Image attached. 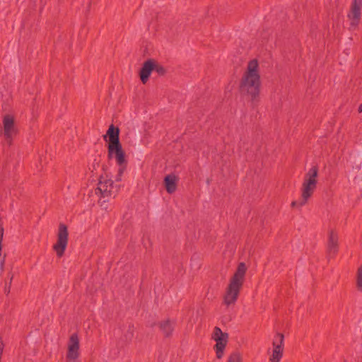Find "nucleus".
<instances>
[{"instance_id": "nucleus-1", "label": "nucleus", "mask_w": 362, "mask_h": 362, "mask_svg": "<svg viewBox=\"0 0 362 362\" xmlns=\"http://www.w3.org/2000/svg\"><path fill=\"white\" fill-rule=\"evenodd\" d=\"M104 139L108 141L107 156L110 159L115 158L119 165L117 181L121 180V177L127 167L125 153L119 142V130L111 124L104 136Z\"/></svg>"}, {"instance_id": "nucleus-2", "label": "nucleus", "mask_w": 362, "mask_h": 362, "mask_svg": "<svg viewBox=\"0 0 362 362\" xmlns=\"http://www.w3.org/2000/svg\"><path fill=\"white\" fill-rule=\"evenodd\" d=\"M260 88L259 63L257 59L250 60L240 83V91L252 99L258 96Z\"/></svg>"}, {"instance_id": "nucleus-3", "label": "nucleus", "mask_w": 362, "mask_h": 362, "mask_svg": "<svg viewBox=\"0 0 362 362\" xmlns=\"http://www.w3.org/2000/svg\"><path fill=\"white\" fill-rule=\"evenodd\" d=\"M247 267L245 263L238 264L234 274L229 280L223 295V304L227 307L235 305L238 299L240 290L243 286Z\"/></svg>"}, {"instance_id": "nucleus-4", "label": "nucleus", "mask_w": 362, "mask_h": 362, "mask_svg": "<svg viewBox=\"0 0 362 362\" xmlns=\"http://www.w3.org/2000/svg\"><path fill=\"white\" fill-rule=\"evenodd\" d=\"M317 177L318 168L313 165L305 174L300 187V197L291 202V207L301 208L308 202L317 188Z\"/></svg>"}, {"instance_id": "nucleus-5", "label": "nucleus", "mask_w": 362, "mask_h": 362, "mask_svg": "<svg viewBox=\"0 0 362 362\" xmlns=\"http://www.w3.org/2000/svg\"><path fill=\"white\" fill-rule=\"evenodd\" d=\"M115 192L111 177L106 173L102 175L95 189V194L100 196L98 204L103 210H108L107 202L111 197L115 196Z\"/></svg>"}, {"instance_id": "nucleus-6", "label": "nucleus", "mask_w": 362, "mask_h": 362, "mask_svg": "<svg viewBox=\"0 0 362 362\" xmlns=\"http://www.w3.org/2000/svg\"><path fill=\"white\" fill-rule=\"evenodd\" d=\"M80 339L76 333L72 334L67 341L66 362H80Z\"/></svg>"}, {"instance_id": "nucleus-7", "label": "nucleus", "mask_w": 362, "mask_h": 362, "mask_svg": "<svg viewBox=\"0 0 362 362\" xmlns=\"http://www.w3.org/2000/svg\"><path fill=\"white\" fill-rule=\"evenodd\" d=\"M211 338L216 341L214 349L216 352V358L221 359L224 356L225 349L228 343V334L226 332H223L219 327H215Z\"/></svg>"}, {"instance_id": "nucleus-8", "label": "nucleus", "mask_w": 362, "mask_h": 362, "mask_svg": "<svg viewBox=\"0 0 362 362\" xmlns=\"http://www.w3.org/2000/svg\"><path fill=\"white\" fill-rule=\"evenodd\" d=\"M284 351V336L276 333L272 339V348L269 356V362H280Z\"/></svg>"}, {"instance_id": "nucleus-9", "label": "nucleus", "mask_w": 362, "mask_h": 362, "mask_svg": "<svg viewBox=\"0 0 362 362\" xmlns=\"http://www.w3.org/2000/svg\"><path fill=\"white\" fill-rule=\"evenodd\" d=\"M69 233L67 227L64 223H60L57 233V243L53 245V249L59 257L63 256L68 245Z\"/></svg>"}, {"instance_id": "nucleus-10", "label": "nucleus", "mask_w": 362, "mask_h": 362, "mask_svg": "<svg viewBox=\"0 0 362 362\" xmlns=\"http://www.w3.org/2000/svg\"><path fill=\"white\" fill-rule=\"evenodd\" d=\"M4 136L6 142L11 145L13 139L18 134V129L15 124V118L11 115H6L3 117Z\"/></svg>"}, {"instance_id": "nucleus-11", "label": "nucleus", "mask_w": 362, "mask_h": 362, "mask_svg": "<svg viewBox=\"0 0 362 362\" xmlns=\"http://www.w3.org/2000/svg\"><path fill=\"white\" fill-rule=\"evenodd\" d=\"M362 10V0H353L347 15L351 28H356L360 22Z\"/></svg>"}, {"instance_id": "nucleus-12", "label": "nucleus", "mask_w": 362, "mask_h": 362, "mask_svg": "<svg viewBox=\"0 0 362 362\" xmlns=\"http://www.w3.org/2000/svg\"><path fill=\"white\" fill-rule=\"evenodd\" d=\"M339 250V235L338 233L330 229L328 233L327 252L329 256H334Z\"/></svg>"}, {"instance_id": "nucleus-13", "label": "nucleus", "mask_w": 362, "mask_h": 362, "mask_svg": "<svg viewBox=\"0 0 362 362\" xmlns=\"http://www.w3.org/2000/svg\"><path fill=\"white\" fill-rule=\"evenodd\" d=\"M154 67V61L152 59H148L146 61L141 70H140V78L141 82L145 84L147 81L148 80V78L153 70Z\"/></svg>"}, {"instance_id": "nucleus-14", "label": "nucleus", "mask_w": 362, "mask_h": 362, "mask_svg": "<svg viewBox=\"0 0 362 362\" xmlns=\"http://www.w3.org/2000/svg\"><path fill=\"white\" fill-rule=\"evenodd\" d=\"M178 177L175 174H170L165 177L164 184L166 191L169 194H173L177 189Z\"/></svg>"}, {"instance_id": "nucleus-15", "label": "nucleus", "mask_w": 362, "mask_h": 362, "mask_svg": "<svg viewBox=\"0 0 362 362\" xmlns=\"http://www.w3.org/2000/svg\"><path fill=\"white\" fill-rule=\"evenodd\" d=\"M174 327L175 322L169 320H163L159 323L160 329L165 337H170L172 334Z\"/></svg>"}, {"instance_id": "nucleus-16", "label": "nucleus", "mask_w": 362, "mask_h": 362, "mask_svg": "<svg viewBox=\"0 0 362 362\" xmlns=\"http://www.w3.org/2000/svg\"><path fill=\"white\" fill-rule=\"evenodd\" d=\"M3 237H4V228L0 224V274L4 271L5 259H6V255H2V254H1L2 253Z\"/></svg>"}, {"instance_id": "nucleus-17", "label": "nucleus", "mask_w": 362, "mask_h": 362, "mask_svg": "<svg viewBox=\"0 0 362 362\" xmlns=\"http://www.w3.org/2000/svg\"><path fill=\"white\" fill-rule=\"evenodd\" d=\"M243 355L239 351H233L227 357L226 362H243Z\"/></svg>"}, {"instance_id": "nucleus-18", "label": "nucleus", "mask_w": 362, "mask_h": 362, "mask_svg": "<svg viewBox=\"0 0 362 362\" xmlns=\"http://www.w3.org/2000/svg\"><path fill=\"white\" fill-rule=\"evenodd\" d=\"M356 286L358 289L362 291V265L357 270Z\"/></svg>"}, {"instance_id": "nucleus-19", "label": "nucleus", "mask_w": 362, "mask_h": 362, "mask_svg": "<svg viewBox=\"0 0 362 362\" xmlns=\"http://www.w3.org/2000/svg\"><path fill=\"white\" fill-rule=\"evenodd\" d=\"M153 70H155L158 74L160 75H163L165 73V69L161 65L156 63L155 62Z\"/></svg>"}, {"instance_id": "nucleus-20", "label": "nucleus", "mask_w": 362, "mask_h": 362, "mask_svg": "<svg viewBox=\"0 0 362 362\" xmlns=\"http://www.w3.org/2000/svg\"><path fill=\"white\" fill-rule=\"evenodd\" d=\"M358 111L362 112V104L359 106Z\"/></svg>"}]
</instances>
